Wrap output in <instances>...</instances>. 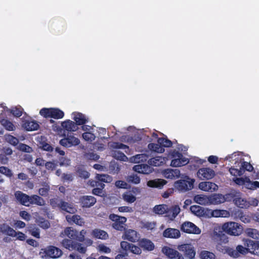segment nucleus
<instances>
[{
	"label": "nucleus",
	"instance_id": "f257e3e1",
	"mask_svg": "<svg viewBox=\"0 0 259 259\" xmlns=\"http://www.w3.org/2000/svg\"><path fill=\"white\" fill-rule=\"evenodd\" d=\"M86 231L82 230L79 232L72 227L66 228L62 232L61 236H66L69 239H64L61 243L62 246L70 251H76L84 254L87 250V247L93 244V240L85 238Z\"/></svg>",
	"mask_w": 259,
	"mask_h": 259
},
{
	"label": "nucleus",
	"instance_id": "f03ea898",
	"mask_svg": "<svg viewBox=\"0 0 259 259\" xmlns=\"http://www.w3.org/2000/svg\"><path fill=\"white\" fill-rule=\"evenodd\" d=\"M39 114L45 118L55 119H61L64 116V112L58 108H43L40 110Z\"/></svg>",
	"mask_w": 259,
	"mask_h": 259
},
{
	"label": "nucleus",
	"instance_id": "7ed1b4c3",
	"mask_svg": "<svg viewBox=\"0 0 259 259\" xmlns=\"http://www.w3.org/2000/svg\"><path fill=\"white\" fill-rule=\"evenodd\" d=\"M222 229L224 232L232 236H239L243 231L242 227L240 224L233 222L224 223Z\"/></svg>",
	"mask_w": 259,
	"mask_h": 259
},
{
	"label": "nucleus",
	"instance_id": "20e7f679",
	"mask_svg": "<svg viewBox=\"0 0 259 259\" xmlns=\"http://www.w3.org/2000/svg\"><path fill=\"white\" fill-rule=\"evenodd\" d=\"M109 219L113 222L112 224V227L113 229L120 231L125 230V223L127 221V219L125 217L112 213L109 215Z\"/></svg>",
	"mask_w": 259,
	"mask_h": 259
},
{
	"label": "nucleus",
	"instance_id": "39448f33",
	"mask_svg": "<svg viewBox=\"0 0 259 259\" xmlns=\"http://www.w3.org/2000/svg\"><path fill=\"white\" fill-rule=\"evenodd\" d=\"M172 156L174 158L171 161L170 165L173 167H180L186 165L189 161V159L183 156L178 151H174Z\"/></svg>",
	"mask_w": 259,
	"mask_h": 259
},
{
	"label": "nucleus",
	"instance_id": "423d86ee",
	"mask_svg": "<svg viewBox=\"0 0 259 259\" xmlns=\"http://www.w3.org/2000/svg\"><path fill=\"white\" fill-rule=\"evenodd\" d=\"M180 229L182 231L188 234H199L201 233L200 229L194 223L186 221L181 225Z\"/></svg>",
	"mask_w": 259,
	"mask_h": 259
},
{
	"label": "nucleus",
	"instance_id": "0eeeda50",
	"mask_svg": "<svg viewBox=\"0 0 259 259\" xmlns=\"http://www.w3.org/2000/svg\"><path fill=\"white\" fill-rule=\"evenodd\" d=\"M120 247L127 253L129 252L137 255H139L142 253V250L140 246H136L125 241H122L120 242Z\"/></svg>",
	"mask_w": 259,
	"mask_h": 259
},
{
	"label": "nucleus",
	"instance_id": "6e6552de",
	"mask_svg": "<svg viewBox=\"0 0 259 259\" xmlns=\"http://www.w3.org/2000/svg\"><path fill=\"white\" fill-rule=\"evenodd\" d=\"M178 249L184 253L186 257L192 259L195 256V250L191 244H181L178 246Z\"/></svg>",
	"mask_w": 259,
	"mask_h": 259
},
{
	"label": "nucleus",
	"instance_id": "1a4fd4ad",
	"mask_svg": "<svg viewBox=\"0 0 259 259\" xmlns=\"http://www.w3.org/2000/svg\"><path fill=\"white\" fill-rule=\"evenodd\" d=\"M161 251L169 259H184L183 255L177 250L165 246Z\"/></svg>",
	"mask_w": 259,
	"mask_h": 259
},
{
	"label": "nucleus",
	"instance_id": "9d476101",
	"mask_svg": "<svg viewBox=\"0 0 259 259\" xmlns=\"http://www.w3.org/2000/svg\"><path fill=\"white\" fill-rule=\"evenodd\" d=\"M59 143L62 146L68 148L78 145L80 143V141L77 138L70 134L67 135V137L61 139Z\"/></svg>",
	"mask_w": 259,
	"mask_h": 259
},
{
	"label": "nucleus",
	"instance_id": "9b49d317",
	"mask_svg": "<svg viewBox=\"0 0 259 259\" xmlns=\"http://www.w3.org/2000/svg\"><path fill=\"white\" fill-rule=\"evenodd\" d=\"M197 175L198 177L202 180H208L214 177L215 172L211 168L203 167L198 170Z\"/></svg>",
	"mask_w": 259,
	"mask_h": 259
},
{
	"label": "nucleus",
	"instance_id": "f8f14e48",
	"mask_svg": "<svg viewBox=\"0 0 259 259\" xmlns=\"http://www.w3.org/2000/svg\"><path fill=\"white\" fill-rule=\"evenodd\" d=\"M22 127L27 131H36L39 128V124L34 120L21 118Z\"/></svg>",
	"mask_w": 259,
	"mask_h": 259
},
{
	"label": "nucleus",
	"instance_id": "ddd939ff",
	"mask_svg": "<svg viewBox=\"0 0 259 259\" xmlns=\"http://www.w3.org/2000/svg\"><path fill=\"white\" fill-rule=\"evenodd\" d=\"M79 203L82 207L89 208L97 202L96 198L93 196L83 195L79 198Z\"/></svg>",
	"mask_w": 259,
	"mask_h": 259
},
{
	"label": "nucleus",
	"instance_id": "4468645a",
	"mask_svg": "<svg viewBox=\"0 0 259 259\" xmlns=\"http://www.w3.org/2000/svg\"><path fill=\"white\" fill-rule=\"evenodd\" d=\"M122 238L131 242H136L139 240V234L138 232L132 229H128L125 231Z\"/></svg>",
	"mask_w": 259,
	"mask_h": 259
},
{
	"label": "nucleus",
	"instance_id": "2eb2a0df",
	"mask_svg": "<svg viewBox=\"0 0 259 259\" xmlns=\"http://www.w3.org/2000/svg\"><path fill=\"white\" fill-rule=\"evenodd\" d=\"M138 242L139 246L144 250L152 251L155 248L154 243L148 239H139Z\"/></svg>",
	"mask_w": 259,
	"mask_h": 259
},
{
	"label": "nucleus",
	"instance_id": "dca6fc26",
	"mask_svg": "<svg viewBox=\"0 0 259 259\" xmlns=\"http://www.w3.org/2000/svg\"><path fill=\"white\" fill-rule=\"evenodd\" d=\"M163 236L165 238L177 239L181 236L179 230L168 228L163 232Z\"/></svg>",
	"mask_w": 259,
	"mask_h": 259
},
{
	"label": "nucleus",
	"instance_id": "f3484780",
	"mask_svg": "<svg viewBox=\"0 0 259 259\" xmlns=\"http://www.w3.org/2000/svg\"><path fill=\"white\" fill-rule=\"evenodd\" d=\"M46 255L53 258L59 257L62 254V251L59 248L54 246H50L46 251Z\"/></svg>",
	"mask_w": 259,
	"mask_h": 259
},
{
	"label": "nucleus",
	"instance_id": "a211bd4d",
	"mask_svg": "<svg viewBox=\"0 0 259 259\" xmlns=\"http://www.w3.org/2000/svg\"><path fill=\"white\" fill-rule=\"evenodd\" d=\"M163 175L166 179H177L180 177V171L178 169L167 168L163 170Z\"/></svg>",
	"mask_w": 259,
	"mask_h": 259
},
{
	"label": "nucleus",
	"instance_id": "6ab92c4d",
	"mask_svg": "<svg viewBox=\"0 0 259 259\" xmlns=\"http://www.w3.org/2000/svg\"><path fill=\"white\" fill-rule=\"evenodd\" d=\"M15 197L20 204L26 206H28L29 195L23 193L20 191H17L15 193Z\"/></svg>",
	"mask_w": 259,
	"mask_h": 259
},
{
	"label": "nucleus",
	"instance_id": "aec40b11",
	"mask_svg": "<svg viewBox=\"0 0 259 259\" xmlns=\"http://www.w3.org/2000/svg\"><path fill=\"white\" fill-rule=\"evenodd\" d=\"M180 212V208L178 205L171 206L166 209V215L170 220H174Z\"/></svg>",
	"mask_w": 259,
	"mask_h": 259
},
{
	"label": "nucleus",
	"instance_id": "412c9836",
	"mask_svg": "<svg viewBox=\"0 0 259 259\" xmlns=\"http://www.w3.org/2000/svg\"><path fill=\"white\" fill-rule=\"evenodd\" d=\"M72 115H73V119L75 121V123L76 125L84 124L88 121L85 116L81 113L74 112L72 113Z\"/></svg>",
	"mask_w": 259,
	"mask_h": 259
},
{
	"label": "nucleus",
	"instance_id": "4be33fe9",
	"mask_svg": "<svg viewBox=\"0 0 259 259\" xmlns=\"http://www.w3.org/2000/svg\"><path fill=\"white\" fill-rule=\"evenodd\" d=\"M133 169L138 173L143 174H149L152 171L150 166L146 164H141L135 165Z\"/></svg>",
	"mask_w": 259,
	"mask_h": 259
},
{
	"label": "nucleus",
	"instance_id": "5701e85b",
	"mask_svg": "<svg viewBox=\"0 0 259 259\" xmlns=\"http://www.w3.org/2000/svg\"><path fill=\"white\" fill-rule=\"evenodd\" d=\"M166 183V181L163 179H157L148 181L147 186L151 188H157L161 189Z\"/></svg>",
	"mask_w": 259,
	"mask_h": 259
},
{
	"label": "nucleus",
	"instance_id": "b1692460",
	"mask_svg": "<svg viewBox=\"0 0 259 259\" xmlns=\"http://www.w3.org/2000/svg\"><path fill=\"white\" fill-rule=\"evenodd\" d=\"M42 206L45 204V201L42 198L37 195L29 196L28 206L30 205Z\"/></svg>",
	"mask_w": 259,
	"mask_h": 259
},
{
	"label": "nucleus",
	"instance_id": "393cba45",
	"mask_svg": "<svg viewBox=\"0 0 259 259\" xmlns=\"http://www.w3.org/2000/svg\"><path fill=\"white\" fill-rule=\"evenodd\" d=\"M217 185L210 182H202L199 184V188L204 191H213L215 189Z\"/></svg>",
	"mask_w": 259,
	"mask_h": 259
},
{
	"label": "nucleus",
	"instance_id": "a878e982",
	"mask_svg": "<svg viewBox=\"0 0 259 259\" xmlns=\"http://www.w3.org/2000/svg\"><path fill=\"white\" fill-rule=\"evenodd\" d=\"M61 126L65 130L68 132H75L78 128L75 123L70 120H67L62 122Z\"/></svg>",
	"mask_w": 259,
	"mask_h": 259
},
{
	"label": "nucleus",
	"instance_id": "bb28decb",
	"mask_svg": "<svg viewBox=\"0 0 259 259\" xmlns=\"http://www.w3.org/2000/svg\"><path fill=\"white\" fill-rule=\"evenodd\" d=\"M194 201L200 205H208L210 204L209 196H207L204 195H196L194 197Z\"/></svg>",
	"mask_w": 259,
	"mask_h": 259
},
{
	"label": "nucleus",
	"instance_id": "cd10ccee",
	"mask_svg": "<svg viewBox=\"0 0 259 259\" xmlns=\"http://www.w3.org/2000/svg\"><path fill=\"white\" fill-rule=\"evenodd\" d=\"M165 162V158L162 156H155L149 159L148 163L153 166H159L163 165Z\"/></svg>",
	"mask_w": 259,
	"mask_h": 259
},
{
	"label": "nucleus",
	"instance_id": "c85d7f7f",
	"mask_svg": "<svg viewBox=\"0 0 259 259\" xmlns=\"http://www.w3.org/2000/svg\"><path fill=\"white\" fill-rule=\"evenodd\" d=\"M92 235L95 238L102 240H106L109 237V235L106 231L98 229L93 230Z\"/></svg>",
	"mask_w": 259,
	"mask_h": 259
},
{
	"label": "nucleus",
	"instance_id": "c756f323",
	"mask_svg": "<svg viewBox=\"0 0 259 259\" xmlns=\"http://www.w3.org/2000/svg\"><path fill=\"white\" fill-rule=\"evenodd\" d=\"M190 211L198 217H203L205 215V211L201 206L196 205H192L190 208Z\"/></svg>",
	"mask_w": 259,
	"mask_h": 259
},
{
	"label": "nucleus",
	"instance_id": "7c9ffc66",
	"mask_svg": "<svg viewBox=\"0 0 259 259\" xmlns=\"http://www.w3.org/2000/svg\"><path fill=\"white\" fill-rule=\"evenodd\" d=\"M59 208L70 213H73L76 210L70 204L63 200H62Z\"/></svg>",
	"mask_w": 259,
	"mask_h": 259
},
{
	"label": "nucleus",
	"instance_id": "2f4dec72",
	"mask_svg": "<svg viewBox=\"0 0 259 259\" xmlns=\"http://www.w3.org/2000/svg\"><path fill=\"white\" fill-rule=\"evenodd\" d=\"M0 123L7 131H14L16 129V127L13 123L7 119L3 118L1 119Z\"/></svg>",
	"mask_w": 259,
	"mask_h": 259
},
{
	"label": "nucleus",
	"instance_id": "473e14b6",
	"mask_svg": "<svg viewBox=\"0 0 259 259\" xmlns=\"http://www.w3.org/2000/svg\"><path fill=\"white\" fill-rule=\"evenodd\" d=\"M9 112L15 117H20L24 112L23 108L20 105L12 107L9 109Z\"/></svg>",
	"mask_w": 259,
	"mask_h": 259
},
{
	"label": "nucleus",
	"instance_id": "72a5a7b5",
	"mask_svg": "<svg viewBox=\"0 0 259 259\" xmlns=\"http://www.w3.org/2000/svg\"><path fill=\"white\" fill-rule=\"evenodd\" d=\"M210 204H218L225 201L224 196L222 194H215L209 196Z\"/></svg>",
	"mask_w": 259,
	"mask_h": 259
},
{
	"label": "nucleus",
	"instance_id": "f704fd0d",
	"mask_svg": "<svg viewBox=\"0 0 259 259\" xmlns=\"http://www.w3.org/2000/svg\"><path fill=\"white\" fill-rule=\"evenodd\" d=\"M238 166L240 167L241 170H242V175L245 171H252L253 170L252 165L249 162L246 161L238 162Z\"/></svg>",
	"mask_w": 259,
	"mask_h": 259
},
{
	"label": "nucleus",
	"instance_id": "c9c22d12",
	"mask_svg": "<svg viewBox=\"0 0 259 259\" xmlns=\"http://www.w3.org/2000/svg\"><path fill=\"white\" fill-rule=\"evenodd\" d=\"M148 148L151 151L157 152V153H163L164 151V149L162 148L158 143H150L148 145Z\"/></svg>",
	"mask_w": 259,
	"mask_h": 259
},
{
	"label": "nucleus",
	"instance_id": "e433bc0d",
	"mask_svg": "<svg viewBox=\"0 0 259 259\" xmlns=\"http://www.w3.org/2000/svg\"><path fill=\"white\" fill-rule=\"evenodd\" d=\"M157 143L160 144L163 148L164 147H171L172 145V142L168 139L166 136H165V137L158 138Z\"/></svg>",
	"mask_w": 259,
	"mask_h": 259
},
{
	"label": "nucleus",
	"instance_id": "4c0bfd02",
	"mask_svg": "<svg viewBox=\"0 0 259 259\" xmlns=\"http://www.w3.org/2000/svg\"><path fill=\"white\" fill-rule=\"evenodd\" d=\"M167 206L164 204L156 205L153 208L154 212L158 214H163L166 213Z\"/></svg>",
	"mask_w": 259,
	"mask_h": 259
},
{
	"label": "nucleus",
	"instance_id": "58836bf2",
	"mask_svg": "<svg viewBox=\"0 0 259 259\" xmlns=\"http://www.w3.org/2000/svg\"><path fill=\"white\" fill-rule=\"evenodd\" d=\"M245 232L247 236L255 240L258 239L259 233L256 229L248 228L246 229Z\"/></svg>",
	"mask_w": 259,
	"mask_h": 259
},
{
	"label": "nucleus",
	"instance_id": "ea45409f",
	"mask_svg": "<svg viewBox=\"0 0 259 259\" xmlns=\"http://www.w3.org/2000/svg\"><path fill=\"white\" fill-rule=\"evenodd\" d=\"M123 199L127 202L133 203L136 200V197L131 192H126L122 194Z\"/></svg>",
	"mask_w": 259,
	"mask_h": 259
},
{
	"label": "nucleus",
	"instance_id": "a19ab883",
	"mask_svg": "<svg viewBox=\"0 0 259 259\" xmlns=\"http://www.w3.org/2000/svg\"><path fill=\"white\" fill-rule=\"evenodd\" d=\"M96 178L97 180L102 183H110L112 181V177L105 174H97Z\"/></svg>",
	"mask_w": 259,
	"mask_h": 259
},
{
	"label": "nucleus",
	"instance_id": "79ce46f5",
	"mask_svg": "<svg viewBox=\"0 0 259 259\" xmlns=\"http://www.w3.org/2000/svg\"><path fill=\"white\" fill-rule=\"evenodd\" d=\"M113 156L116 159L126 161L127 159L126 156L122 152L118 150H114L113 152Z\"/></svg>",
	"mask_w": 259,
	"mask_h": 259
},
{
	"label": "nucleus",
	"instance_id": "37998d69",
	"mask_svg": "<svg viewBox=\"0 0 259 259\" xmlns=\"http://www.w3.org/2000/svg\"><path fill=\"white\" fill-rule=\"evenodd\" d=\"M0 173L9 178H11L13 176L12 170L5 166H0Z\"/></svg>",
	"mask_w": 259,
	"mask_h": 259
},
{
	"label": "nucleus",
	"instance_id": "c03bdc74",
	"mask_svg": "<svg viewBox=\"0 0 259 259\" xmlns=\"http://www.w3.org/2000/svg\"><path fill=\"white\" fill-rule=\"evenodd\" d=\"M126 181L130 183L138 184L140 183L141 179L137 174H132L127 176Z\"/></svg>",
	"mask_w": 259,
	"mask_h": 259
},
{
	"label": "nucleus",
	"instance_id": "a18cd8bd",
	"mask_svg": "<svg viewBox=\"0 0 259 259\" xmlns=\"http://www.w3.org/2000/svg\"><path fill=\"white\" fill-rule=\"evenodd\" d=\"M200 255L201 259H215V254L209 251L203 250Z\"/></svg>",
	"mask_w": 259,
	"mask_h": 259
},
{
	"label": "nucleus",
	"instance_id": "49530a36",
	"mask_svg": "<svg viewBox=\"0 0 259 259\" xmlns=\"http://www.w3.org/2000/svg\"><path fill=\"white\" fill-rule=\"evenodd\" d=\"M175 187L181 190L187 191L189 190V187L185 182V180H180L175 183Z\"/></svg>",
	"mask_w": 259,
	"mask_h": 259
},
{
	"label": "nucleus",
	"instance_id": "de8ad7c7",
	"mask_svg": "<svg viewBox=\"0 0 259 259\" xmlns=\"http://www.w3.org/2000/svg\"><path fill=\"white\" fill-rule=\"evenodd\" d=\"M149 155L146 154H140L136 155L135 157V161L136 163L141 162H145L149 160Z\"/></svg>",
	"mask_w": 259,
	"mask_h": 259
},
{
	"label": "nucleus",
	"instance_id": "09e8293b",
	"mask_svg": "<svg viewBox=\"0 0 259 259\" xmlns=\"http://www.w3.org/2000/svg\"><path fill=\"white\" fill-rule=\"evenodd\" d=\"M71 221H72L75 224L79 225L80 226H82L84 222L83 221V219L80 217V215L74 214L73 215L71 219Z\"/></svg>",
	"mask_w": 259,
	"mask_h": 259
},
{
	"label": "nucleus",
	"instance_id": "8fccbe9b",
	"mask_svg": "<svg viewBox=\"0 0 259 259\" xmlns=\"http://www.w3.org/2000/svg\"><path fill=\"white\" fill-rule=\"evenodd\" d=\"M97 249L98 251L100 253H109L111 252V249L104 245V244H100L97 247Z\"/></svg>",
	"mask_w": 259,
	"mask_h": 259
},
{
	"label": "nucleus",
	"instance_id": "3c124183",
	"mask_svg": "<svg viewBox=\"0 0 259 259\" xmlns=\"http://www.w3.org/2000/svg\"><path fill=\"white\" fill-rule=\"evenodd\" d=\"M50 189V186L48 184H46L44 187L39 189L38 193L40 195L46 197L48 195Z\"/></svg>",
	"mask_w": 259,
	"mask_h": 259
},
{
	"label": "nucleus",
	"instance_id": "603ef678",
	"mask_svg": "<svg viewBox=\"0 0 259 259\" xmlns=\"http://www.w3.org/2000/svg\"><path fill=\"white\" fill-rule=\"evenodd\" d=\"M39 147L42 150L47 151H52L53 150V147L45 141H41L39 143Z\"/></svg>",
	"mask_w": 259,
	"mask_h": 259
},
{
	"label": "nucleus",
	"instance_id": "864d4df0",
	"mask_svg": "<svg viewBox=\"0 0 259 259\" xmlns=\"http://www.w3.org/2000/svg\"><path fill=\"white\" fill-rule=\"evenodd\" d=\"M82 137L83 139L86 141L92 142L95 139V136L94 134L91 132H85L82 134Z\"/></svg>",
	"mask_w": 259,
	"mask_h": 259
},
{
	"label": "nucleus",
	"instance_id": "5fc2aeb1",
	"mask_svg": "<svg viewBox=\"0 0 259 259\" xmlns=\"http://www.w3.org/2000/svg\"><path fill=\"white\" fill-rule=\"evenodd\" d=\"M6 139L8 142L13 146L17 145L19 142V140L17 138L11 135H7L6 137Z\"/></svg>",
	"mask_w": 259,
	"mask_h": 259
},
{
	"label": "nucleus",
	"instance_id": "6e6d98bb",
	"mask_svg": "<svg viewBox=\"0 0 259 259\" xmlns=\"http://www.w3.org/2000/svg\"><path fill=\"white\" fill-rule=\"evenodd\" d=\"M38 225L40 227L47 229L50 228V224L48 220H46L43 218L40 219L38 221Z\"/></svg>",
	"mask_w": 259,
	"mask_h": 259
},
{
	"label": "nucleus",
	"instance_id": "4d7b16f0",
	"mask_svg": "<svg viewBox=\"0 0 259 259\" xmlns=\"http://www.w3.org/2000/svg\"><path fill=\"white\" fill-rule=\"evenodd\" d=\"M62 200V199H59L58 197L53 198L50 199V204L53 208H59Z\"/></svg>",
	"mask_w": 259,
	"mask_h": 259
},
{
	"label": "nucleus",
	"instance_id": "13d9d810",
	"mask_svg": "<svg viewBox=\"0 0 259 259\" xmlns=\"http://www.w3.org/2000/svg\"><path fill=\"white\" fill-rule=\"evenodd\" d=\"M229 171L232 176L237 177L242 176L243 171L241 170L240 167H239V169H238L231 167L229 169Z\"/></svg>",
	"mask_w": 259,
	"mask_h": 259
},
{
	"label": "nucleus",
	"instance_id": "bf43d9fd",
	"mask_svg": "<svg viewBox=\"0 0 259 259\" xmlns=\"http://www.w3.org/2000/svg\"><path fill=\"white\" fill-rule=\"evenodd\" d=\"M112 147L113 149H128V148H129L128 146H127L124 144H122L121 143H119V142H114L112 144Z\"/></svg>",
	"mask_w": 259,
	"mask_h": 259
},
{
	"label": "nucleus",
	"instance_id": "052dcab7",
	"mask_svg": "<svg viewBox=\"0 0 259 259\" xmlns=\"http://www.w3.org/2000/svg\"><path fill=\"white\" fill-rule=\"evenodd\" d=\"M77 173L78 176L83 179H87L90 177V173L87 170L79 168L77 170Z\"/></svg>",
	"mask_w": 259,
	"mask_h": 259
},
{
	"label": "nucleus",
	"instance_id": "680f3d73",
	"mask_svg": "<svg viewBox=\"0 0 259 259\" xmlns=\"http://www.w3.org/2000/svg\"><path fill=\"white\" fill-rule=\"evenodd\" d=\"M235 204L240 208H243L246 206L245 203L246 201L240 197L235 198Z\"/></svg>",
	"mask_w": 259,
	"mask_h": 259
},
{
	"label": "nucleus",
	"instance_id": "e2e57ef3",
	"mask_svg": "<svg viewBox=\"0 0 259 259\" xmlns=\"http://www.w3.org/2000/svg\"><path fill=\"white\" fill-rule=\"evenodd\" d=\"M236 250L238 252V256H239V254H245L248 252V248L243 247L241 245H238L237 246Z\"/></svg>",
	"mask_w": 259,
	"mask_h": 259
},
{
	"label": "nucleus",
	"instance_id": "0e129e2a",
	"mask_svg": "<svg viewBox=\"0 0 259 259\" xmlns=\"http://www.w3.org/2000/svg\"><path fill=\"white\" fill-rule=\"evenodd\" d=\"M247 178H236L234 179V182L238 185H245L246 183Z\"/></svg>",
	"mask_w": 259,
	"mask_h": 259
},
{
	"label": "nucleus",
	"instance_id": "69168bd1",
	"mask_svg": "<svg viewBox=\"0 0 259 259\" xmlns=\"http://www.w3.org/2000/svg\"><path fill=\"white\" fill-rule=\"evenodd\" d=\"M156 223L154 222H146L144 223L143 227L147 230H152L155 228Z\"/></svg>",
	"mask_w": 259,
	"mask_h": 259
},
{
	"label": "nucleus",
	"instance_id": "338daca9",
	"mask_svg": "<svg viewBox=\"0 0 259 259\" xmlns=\"http://www.w3.org/2000/svg\"><path fill=\"white\" fill-rule=\"evenodd\" d=\"M115 185L116 187L119 188L126 189L127 186V184L123 181L118 180L115 182Z\"/></svg>",
	"mask_w": 259,
	"mask_h": 259
},
{
	"label": "nucleus",
	"instance_id": "774afa93",
	"mask_svg": "<svg viewBox=\"0 0 259 259\" xmlns=\"http://www.w3.org/2000/svg\"><path fill=\"white\" fill-rule=\"evenodd\" d=\"M19 215L23 219L27 221H29L31 218L30 214L25 210L21 211Z\"/></svg>",
	"mask_w": 259,
	"mask_h": 259
}]
</instances>
